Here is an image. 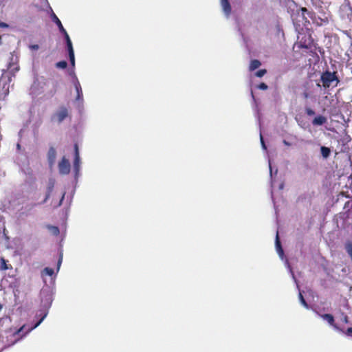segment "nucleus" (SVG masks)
Listing matches in <instances>:
<instances>
[{
  "instance_id": "nucleus-1",
  "label": "nucleus",
  "mask_w": 352,
  "mask_h": 352,
  "mask_svg": "<svg viewBox=\"0 0 352 352\" xmlns=\"http://www.w3.org/2000/svg\"><path fill=\"white\" fill-rule=\"evenodd\" d=\"M321 81L322 82V86L325 89L329 88L331 85H332L333 82H336V83L333 86L336 87L340 82L336 75V72H331L329 71H326L322 74Z\"/></svg>"
},
{
  "instance_id": "nucleus-2",
  "label": "nucleus",
  "mask_w": 352,
  "mask_h": 352,
  "mask_svg": "<svg viewBox=\"0 0 352 352\" xmlns=\"http://www.w3.org/2000/svg\"><path fill=\"white\" fill-rule=\"evenodd\" d=\"M298 38L299 41L295 44V46L300 49H309L313 45L314 40L311 34H300Z\"/></svg>"
},
{
  "instance_id": "nucleus-3",
  "label": "nucleus",
  "mask_w": 352,
  "mask_h": 352,
  "mask_svg": "<svg viewBox=\"0 0 352 352\" xmlns=\"http://www.w3.org/2000/svg\"><path fill=\"white\" fill-rule=\"evenodd\" d=\"M69 116V110L66 107L61 106L53 115L52 120H56L58 122H62Z\"/></svg>"
},
{
  "instance_id": "nucleus-4",
  "label": "nucleus",
  "mask_w": 352,
  "mask_h": 352,
  "mask_svg": "<svg viewBox=\"0 0 352 352\" xmlns=\"http://www.w3.org/2000/svg\"><path fill=\"white\" fill-rule=\"evenodd\" d=\"M58 170L61 175H67L70 172V163L65 157H63L58 163Z\"/></svg>"
},
{
  "instance_id": "nucleus-5",
  "label": "nucleus",
  "mask_w": 352,
  "mask_h": 352,
  "mask_svg": "<svg viewBox=\"0 0 352 352\" xmlns=\"http://www.w3.org/2000/svg\"><path fill=\"white\" fill-rule=\"evenodd\" d=\"M56 151L54 147H50L47 152V159L50 166H52L55 162Z\"/></svg>"
},
{
  "instance_id": "nucleus-6",
  "label": "nucleus",
  "mask_w": 352,
  "mask_h": 352,
  "mask_svg": "<svg viewBox=\"0 0 352 352\" xmlns=\"http://www.w3.org/2000/svg\"><path fill=\"white\" fill-rule=\"evenodd\" d=\"M327 118L323 116H318L312 120V124L314 126H321L327 122Z\"/></svg>"
},
{
  "instance_id": "nucleus-7",
  "label": "nucleus",
  "mask_w": 352,
  "mask_h": 352,
  "mask_svg": "<svg viewBox=\"0 0 352 352\" xmlns=\"http://www.w3.org/2000/svg\"><path fill=\"white\" fill-rule=\"evenodd\" d=\"M74 85V87H75V89L76 90V93H77L76 100H80L81 98L82 97V91L80 84L77 78L75 79Z\"/></svg>"
},
{
  "instance_id": "nucleus-8",
  "label": "nucleus",
  "mask_w": 352,
  "mask_h": 352,
  "mask_svg": "<svg viewBox=\"0 0 352 352\" xmlns=\"http://www.w3.org/2000/svg\"><path fill=\"white\" fill-rule=\"evenodd\" d=\"M74 152H75V157H74V166L76 170L78 169L79 164H80V156H79V151H78V146L77 144L74 145Z\"/></svg>"
},
{
  "instance_id": "nucleus-9",
  "label": "nucleus",
  "mask_w": 352,
  "mask_h": 352,
  "mask_svg": "<svg viewBox=\"0 0 352 352\" xmlns=\"http://www.w3.org/2000/svg\"><path fill=\"white\" fill-rule=\"evenodd\" d=\"M54 184H55L54 179H50L49 182H48V185H47V193H46L45 201L50 198V194H51V192H52V190L54 189Z\"/></svg>"
},
{
  "instance_id": "nucleus-10",
  "label": "nucleus",
  "mask_w": 352,
  "mask_h": 352,
  "mask_svg": "<svg viewBox=\"0 0 352 352\" xmlns=\"http://www.w3.org/2000/svg\"><path fill=\"white\" fill-rule=\"evenodd\" d=\"M221 4L224 12L229 15L231 12V6L228 0H221Z\"/></svg>"
},
{
  "instance_id": "nucleus-11",
  "label": "nucleus",
  "mask_w": 352,
  "mask_h": 352,
  "mask_svg": "<svg viewBox=\"0 0 352 352\" xmlns=\"http://www.w3.org/2000/svg\"><path fill=\"white\" fill-rule=\"evenodd\" d=\"M300 16L302 17V23L305 26L307 23H309V21L307 20V19L305 17V13L309 14V11L306 8H302L298 12V15L300 16Z\"/></svg>"
},
{
  "instance_id": "nucleus-12",
  "label": "nucleus",
  "mask_w": 352,
  "mask_h": 352,
  "mask_svg": "<svg viewBox=\"0 0 352 352\" xmlns=\"http://www.w3.org/2000/svg\"><path fill=\"white\" fill-rule=\"evenodd\" d=\"M320 317L323 318L324 320H327L329 324L331 326H333L334 327H336V325L334 324V318L333 316L330 314H321Z\"/></svg>"
},
{
  "instance_id": "nucleus-13",
  "label": "nucleus",
  "mask_w": 352,
  "mask_h": 352,
  "mask_svg": "<svg viewBox=\"0 0 352 352\" xmlns=\"http://www.w3.org/2000/svg\"><path fill=\"white\" fill-rule=\"evenodd\" d=\"M52 18L53 21L57 25L60 32H65V28L63 26L61 21L54 12L52 14Z\"/></svg>"
},
{
  "instance_id": "nucleus-14",
  "label": "nucleus",
  "mask_w": 352,
  "mask_h": 352,
  "mask_svg": "<svg viewBox=\"0 0 352 352\" xmlns=\"http://www.w3.org/2000/svg\"><path fill=\"white\" fill-rule=\"evenodd\" d=\"M261 65V63L257 60L254 59L250 61V65H249V70L250 71H254L256 69L258 68Z\"/></svg>"
},
{
  "instance_id": "nucleus-15",
  "label": "nucleus",
  "mask_w": 352,
  "mask_h": 352,
  "mask_svg": "<svg viewBox=\"0 0 352 352\" xmlns=\"http://www.w3.org/2000/svg\"><path fill=\"white\" fill-rule=\"evenodd\" d=\"M320 152L322 155V157L325 159L328 158L331 153V150L329 148L326 146H321L320 148Z\"/></svg>"
},
{
  "instance_id": "nucleus-16",
  "label": "nucleus",
  "mask_w": 352,
  "mask_h": 352,
  "mask_svg": "<svg viewBox=\"0 0 352 352\" xmlns=\"http://www.w3.org/2000/svg\"><path fill=\"white\" fill-rule=\"evenodd\" d=\"M276 247L278 252L280 254H283V250L282 246H281V243H280V239H279L278 232H277L276 236Z\"/></svg>"
},
{
  "instance_id": "nucleus-17",
  "label": "nucleus",
  "mask_w": 352,
  "mask_h": 352,
  "mask_svg": "<svg viewBox=\"0 0 352 352\" xmlns=\"http://www.w3.org/2000/svg\"><path fill=\"white\" fill-rule=\"evenodd\" d=\"M345 250L352 261V241H347L344 245Z\"/></svg>"
},
{
  "instance_id": "nucleus-18",
  "label": "nucleus",
  "mask_w": 352,
  "mask_h": 352,
  "mask_svg": "<svg viewBox=\"0 0 352 352\" xmlns=\"http://www.w3.org/2000/svg\"><path fill=\"white\" fill-rule=\"evenodd\" d=\"M10 268H12L11 265H8L7 264V261L4 258H1V270H7Z\"/></svg>"
},
{
  "instance_id": "nucleus-19",
  "label": "nucleus",
  "mask_w": 352,
  "mask_h": 352,
  "mask_svg": "<svg viewBox=\"0 0 352 352\" xmlns=\"http://www.w3.org/2000/svg\"><path fill=\"white\" fill-rule=\"evenodd\" d=\"M67 66V63L65 60H61L56 63V67L60 69H65Z\"/></svg>"
},
{
  "instance_id": "nucleus-20",
  "label": "nucleus",
  "mask_w": 352,
  "mask_h": 352,
  "mask_svg": "<svg viewBox=\"0 0 352 352\" xmlns=\"http://www.w3.org/2000/svg\"><path fill=\"white\" fill-rule=\"evenodd\" d=\"M299 299H300V301L301 302V304L306 308H309V305L307 304V302H306L305 299L304 298L302 293L300 292H299Z\"/></svg>"
},
{
  "instance_id": "nucleus-21",
  "label": "nucleus",
  "mask_w": 352,
  "mask_h": 352,
  "mask_svg": "<svg viewBox=\"0 0 352 352\" xmlns=\"http://www.w3.org/2000/svg\"><path fill=\"white\" fill-rule=\"evenodd\" d=\"M267 73V70L265 69H260L258 71H257L256 73H255V75L256 76L258 77V78H261L263 77L265 74Z\"/></svg>"
},
{
  "instance_id": "nucleus-22",
  "label": "nucleus",
  "mask_w": 352,
  "mask_h": 352,
  "mask_svg": "<svg viewBox=\"0 0 352 352\" xmlns=\"http://www.w3.org/2000/svg\"><path fill=\"white\" fill-rule=\"evenodd\" d=\"M43 272L46 274V275H48L50 276H52L54 272V270L52 269V268H50V267H45L44 270H43Z\"/></svg>"
},
{
  "instance_id": "nucleus-23",
  "label": "nucleus",
  "mask_w": 352,
  "mask_h": 352,
  "mask_svg": "<svg viewBox=\"0 0 352 352\" xmlns=\"http://www.w3.org/2000/svg\"><path fill=\"white\" fill-rule=\"evenodd\" d=\"M66 45H67L68 53L69 54V53H74V49H73L72 41L69 40V41L66 43Z\"/></svg>"
},
{
  "instance_id": "nucleus-24",
  "label": "nucleus",
  "mask_w": 352,
  "mask_h": 352,
  "mask_svg": "<svg viewBox=\"0 0 352 352\" xmlns=\"http://www.w3.org/2000/svg\"><path fill=\"white\" fill-rule=\"evenodd\" d=\"M305 112H306L307 115L309 116H312L315 114V111L310 107H306Z\"/></svg>"
},
{
  "instance_id": "nucleus-25",
  "label": "nucleus",
  "mask_w": 352,
  "mask_h": 352,
  "mask_svg": "<svg viewBox=\"0 0 352 352\" xmlns=\"http://www.w3.org/2000/svg\"><path fill=\"white\" fill-rule=\"evenodd\" d=\"M69 60L71 62V64L74 66V64H75L74 53H69Z\"/></svg>"
},
{
  "instance_id": "nucleus-26",
  "label": "nucleus",
  "mask_w": 352,
  "mask_h": 352,
  "mask_svg": "<svg viewBox=\"0 0 352 352\" xmlns=\"http://www.w3.org/2000/svg\"><path fill=\"white\" fill-rule=\"evenodd\" d=\"M258 88L261 90H267L268 89V86L265 83L261 82L258 85Z\"/></svg>"
},
{
  "instance_id": "nucleus-27",
  "label": "nucleus",
  "mask_w": 352,
  "mask_h": 352,
  "mask_svg": "<svg viewBox=\"0 0 352 352\" xmlns=\"http://www.w3.org/2000/svg\"><path fill=\"white\" fill-rule=\"evenodd\" d=\"M60 32L64 34L66 43L68 42L69 40H71L70 38H69V34H67V31L65 30V32Z\"/></svg>"
},
{
  "instance_id": "nucleus-28",
  "label": "nucleus",
  "mask_w": 352,
  "mask_h": 352,
  "mask_svg": "<svg viewBox=\"0 0 352 352\" xmlns=\"http://www.w3.org/2000/svg\"><path fill=\"white\" fill-rule=\"evenodd\" d=\"M29 47H30V50H38L39 46H38V45H37V44H33V45H30L29 46Z\"/></svg>"
},
{
  "instance_id": "nucleus-29",
  "label": "nucleus",
  "mask_w": 352,
  "mask_h": 352,
  "mask_svg": "<svg viewBox=\"0 0 352 352\" xmlns=\"http://www.w3.org/2000/svg\"><path fill=\"white\" fill-rule=\"evenodd\" d=\"M24 327H25V326H24V325H23V326H22L21 328H19L16 331H15V332L14 333V336H15V335H20V334H21V333L23 331V328H24Z\"/></svg>"
},
{
  "instance_id": "nucleus-30",
  "label": "nucleus",
  "mask_w": 352,
  "mask_h": 352,
  "mask_svg": "<svg viewBox=\"0 0 352 352\" xmlns=\"http://www.w3.org/2000/svg\"><path fill=\"white\" fill-rule=\"evenodd\" d=\"M8 26L9 25L6 23L0 21V28H8Z\"/></svg>"
},
{
  "instance_id": "nucleus-31",
  "label": "nucleus",
  "mask_w": 352,
  "mask_h": 352,
  "mask_svg": "<svg viewBox=\"0 0 352 352\" xmlns=\"http://www.w3.org/2000/svg\"><path fill=\"white\" fill-rule=\"evenodd\" d=\"M342 316H343V322L344 323H348L349 322V319H348V316L346 315H344V314H342Z\"/></svg>"
},
{
  "instance_id": "nucleus-32",
  "label": "nucleus",
  "mask_w": 352,
  "mask_h": 352,
  "mask_svg": "<svg viewBox=\"0 0 352 352\" xmlns=\"http://www.w3.org/2000/svg\"><path fill=\"white\" fill-rule=\"evenodd\" d=\"M261 144L263 146V147L266 149V146L265 144V142H264V140H263V136L261 135Z\"/></svg>"
},
{
  "instance_id": "nucleus-33",
  "label": "nucleus",
  "mask_w": 352,
  "mask_h": 352,
  "mask_svg": "<svg viewBox=\"0 0 352 352\" xmlns=\"http://www.w3.org/2000/svg\"><path fill=\"white\" fill-rule=\"evenodd\" d=\"M346 333L348 335H351L352 333V327H349V328L347 329Z\"/></svg>"
},
{
  "instance_id": "nucleus-34",
  "label": "nucleus",
  "mask_w": 352,
  "mask_h": 352,
  "mask_svg": "<svg viewBox=\"0 0 352 352\" xmlns=\"http://www.w3.org/2000/svg\"><path fill=\"white\" fill-rule=\"evenodd\" d=\"M283 144H284L285 145H286V146H290V145H291V144H290V143H289V142H287V141H286V140H283Z\"/></svg>"
},
{
  "instance_id": "nucleus-35",
  "label": "nucleus",
  "mask_w": 352,
  "mask_h": 352,
  "mask_svg": "<svg viewBox=\"0 0 352 352\" xmlns=\"http://www.w3.org/2000/svg\"><path fill=\"white\" fill-rule=\"evenodd\" d=\"M43 318H41L35 325H34V328H36V327H38L39 325V324L41 322V321L43 320Z\"/></svg>"
},
{
  "instance_id": "nucleus-36",
  "label": "nucleus",
  "mask_w": 352,
  "mask_h": 352,
  "mask_svg": "<svg viewBox=\"0 0 352 352\" xmlns=\"http://www.w3.org/2000/svg\"><path fill=\"white\" fill-rule=\"evenodd\" d=\"M19 67H15L14 68L12 69V70L13 72H17V71H19Z\"/></svg>"
},
{
  "instance_id": "nucleus-37",
  "label": "nucleus",
  "mask_w": 352,
  "mask_h": 352,
  "mask_svg": "<svg viewBox=\"0 0 352 352\" xmlns=\"http://www.w3.org/2000/svg\"><path fill=\"white\" fill-rule=\"evenodd\" d=\"M54 87H55L56 89L57 88V87H58V82H55Z\"/></svg>"
},
{
  "instance_id": "nucleus-38",
  "label": "nucleus",
  "mask_w": 352,
  "mask_h": 352,
  "mask_svg": "<svg viewBox=\"0 0 352 352\" xmlns=\"http://www.w3.org/2000/svg\"><path fill=\"white\" fill-rule=\"evenodd\" d=\"M61 260H62V258H60V259L58 260V265L61 263Z\"/></svg>"
},
{
  "instance_id": "nucleus-39",
  "label": "nucleus",
  "mask_w": 352,
  "mask_h": 352,
  "mask_svg": "<svg viewBox=\"0 0 352 352\" xmlns=\"http://www.w3.org/2000/svg\"><path fill=\"white\" fill-rule=\"evenodd\" d=\"M2 308H3V305L0 303V311H1Z\"/></svg>"
},
{
  "instance_id": "nucleus-40",
  "label": "nucleus",
  "mask_w": 352,
  "mask_h": 352,
  "mask_svg": "<svg viewBox=\"0 0 352 352\" xmlns=\"http://www.w3.org/2000/svg\"><path fill=\"white\" fill-rule=\"evenodd\" d=\"M54 228H55V230H56V231L57 232H59V230H58V228H57V227H55Z\"/></svg>"
},
{
  "instance_id": "nucleus-41",
  "label": "nucleus",
  "mask_w": 352,
  "mask_h": 352,
  "mask_svg": "<svg viewBox=\"0 0 352 352\" xmlns=\"http://www.w3.org/2000/svg\"><path fill=\"white\" fill-rule=\"evenodd\" d=\"M25 334H26V333H25L22 334L21 336V337H23V336H24Z\"/></svg>"
}]
</instances>
